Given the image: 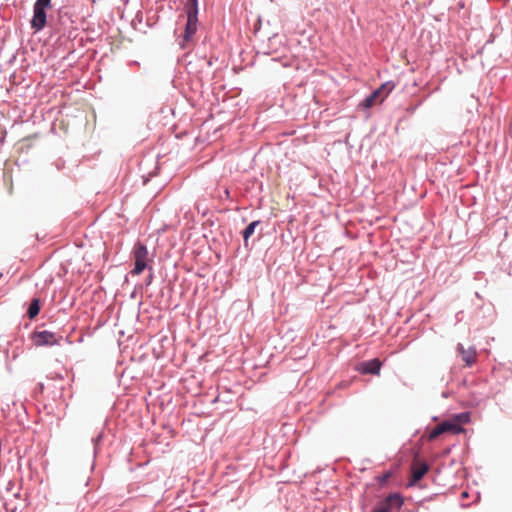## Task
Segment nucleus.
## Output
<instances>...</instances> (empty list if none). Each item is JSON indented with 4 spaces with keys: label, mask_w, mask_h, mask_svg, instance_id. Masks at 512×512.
<instances>
[{
    "label": "nucleus",
    "mask_w": 512,
    "mask_h": 512,
    "mask_svg": "<svg viewBox=\"0 0 512 512\" xmlns=\"http://www.w3.org/2000/svg\"><path fill=\"white\" fill-rule=\"evenodd\" d=\"M51 8V0H36L33 7V17L31 19V27L35 31H40L46 26V12Z\"/></svg>",
    "instance_id": "f257e3e1"
},
{
    "label": "nucleus",
    "mask_w": 512,
    "mask_h": 512,
    "mask_svg": "<svg viewBox=\"0 0 512 512\" xmlns=\"http://www.w3.org/2000/svg\"><path fill=\"white\" fill-rule=\"evenodd\" d=\"M394 84L392 82L383 83L380 87H378L375 91L372 92L371 95L366 97L361 106L368 109L373 107L374 105L381 104L384 99L390 94V92L394 89Z\"/></svg>",
    "instance_id": "f03ea898"
},
{
    "label": "nucleus",
    "mask_w": 512,
    "mask_h": 512,
    "mask_svg": "<svg viewBox=\"0 0 512 512\" xmlns=\"http://www.w3.org/2000/svg\"><path fill=\"white\" fill-rule=\"evenodd\" d=\"M148 249L147 247L138 242L133 248V257L135 260V266L131 271L132 275H140L148 267Z\"/></svg>",
    "instance_id": "7ed1b4c3"
},
{
    "label": "nucleus",
    "mask_w": 512,
    "mask_h": 512,
    "mask_svg": "<svg viewBox=\"0 0 512 512\" xmlns=\"http://www.w3.org/2000/svg\"><path fill=\"white\" fill-rule=\"evenodd\" d=\"M462 432H464L462 426L458 425V423H453L451 420H447L443 421L431 430L428 435V440L433 441L444 433L460 434Z\"/></svg>",
    "instance_id": "20e7f679"
},
{
    "label": "nucleus",
    "mask_w": 512,
    "mask_h": 512,
    "mask_svg": "<svg viewBox=\"0 0 512 512\" xmlns=\"http://www.w3.org/2000/svg\"><path fill=\"white\" fill-rule=\"evenodd\" d=\"M403 504V499L399 494H391L385 498L373 512H398Z\"/></svg>",
    "instance_id": "39448f33"
},
{
    "label": "nucleus",
    "mask_w": 512,
    "mask_h": 512,
    "mask_svg": "<svg viewBox=\"0 0 512 512\" xmlns=\"http://www.w3.org/2000/svg\"><path fill=\"white\" fill-rule=\"evenodd\" d=\"M35 344L37 346L57 345L62 340V336L56 335L50 331H39L34 335Z\"/></svg>",
    "instance_id": "423d86ee"
},
{
    "label": "nucleus",
    "mask_w": 512,
    "mask_h": 512,
    "mask_svg": "<svg viewBox=\"0 0 512 512\" xmlns=\"http://www.w3.org/2000/svg\"><path fill=\"white\" fill-rule=\"evenodd\" d=\"M381 362L378 358L363 361L356 366V370L362 374L378 375L381 369Z\"/></svg>",
    "instance_id": "0eeeda50"
},
{
    "label": "nucleus",
    "mask_w": 512,
    "mask_h": 512,
    "mask_svg": "<svg viewBox=\"0 0 512 512\" xmlns=\"http://www.w3.org/2000/svg\"><path fill=\"white\" fill-rule=\"evenodd\" d=\"M429 466L425 462L415 459L411 465L410 485H414L428 472Z\"/></svg>",
    "instance_id": "6e6552de"
},
{
    "label": "nucleus",
    "mask_w": 512,
    "mask_h": 512,
    "mask_svg": "<svg viewBox=\"0 0 512 512\" xmlns=\"http://www.w3.org/2000/svg\"><path fill=\"white\" fill-rule=\"evenodd\" d=\"M457 351L460 354L462 361L466 366L471 367L477 361V351L474 347L465 348L462 344L457 345Z\"/></svg>",
    "instance_id": "1a4fd4ad"
},
{
    "label": "nucleus",
    "mask_w": 512,
    "mask_h": 512,
    "mask_svg": "<svg viewBox=\"0 0 512 512\" xmlns=\"http://www.w3.org/2000/svg\"><path fill=\"white\" fill-rule=\"evenodd\" d=\"M197 22H198L197 15L187 14V23H186V27H185V33H184V41L185 42L190 41L191 38L193 37V35L196 33Z\"/></svg>",
    "instance_id": "9d476101"
},
{
    "label": "nucleus",
    "mask_w": 512,
    "mask_h": 512,
    "mask_svg": "<svg viewBox=\"0 0 512 512\" xmlns=\"http://www.w3.org/2000/svg\"><path fill=\"white\" fill-rule=\"evenodd\" d=\"M39 311H40V300L38 298H34L31 301L30 306L27 310V315L30 319H33L39 314Z\"/></svg>",
    "instance_id": "9b49d317"
},
{
    "label": "nucleus",
    "mask_w": 512,
    "mask_h": 512,
    "mask_svg": "<svg viewBox=\"0 0 512 512\" xmlns=\"http://www.w3.org/2000/svg\"><path fill=\"white\" fill-rule=\"evenodd\" d=\"M450 420L461 426L462 424H466L470 421V414L467 412L455 414Z\"/></svg>",
    "instance_id": "f8f14e48"
},
{
    "label": "nucleus",
    "mask_w": 512,
    "mask_h": 512,
    "mask_svg": "<svg viewBox=\"0 0 512 512\" xmlns=\"http://www.w3.org/2000/svg\"><path fill=\"white\" fill-rule=\"evenodd\" d=\"M259 224V221L251 222L243 231V239L245 242L249 239V237L254 233L256 226Z\"/></svg>",
    "instance_id": "ddd939ff"
},
{
    "label": "nucleus",
    "mask_w": 512,
    "mask_h": 512,
    "mask_svg": "<svg viewBox=\"0 0 512 512\" xmlns=\"http://www.w3.org/2000/svg\"><path fill=\"white\" fill-rule=\"evenodd\" d=\"M187 14L198 15V0H187Z\"/></svg>",
    "instance_id": "4468645a"
}]
</instances>
